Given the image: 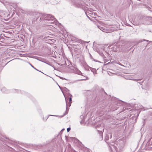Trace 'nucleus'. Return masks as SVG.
Masks as SVG:
<instances>
[{
    "instance_id": "4be33fe9",
    "label": "nucleus",
    "mask_w": 152,
    "mask_h": 152,
    "mask_svg": "<svg viewBox=\"0 0 152 152\" xmlns=\"http://www.w3.org/2000/svg\"><path fill=\"white\" fill-rule=\"evenodd\" d=\"M36 69V70H37V71H38L40 72V71H39L37 69Z\"/></svg>"
},
{
    "instance_id": "20e7f679",
    "label": "nucleus",
    "mask_w": 152,
    "mask_h": 152,
    "mask_svg": "<svg viewBox=\"0 0 152 152\" xmlns=\"http://www.w3.org/2000/svg\"><path fill=\"white\" fill-rule=\"evenodd\" d=\"M118 46H120V43H117L114 45L113 47V49L114 51H118Z\"/></svg>"
},
{
    "instance_id": "9d476101",
    "label": "nucleus",
    "mask_w": 152,
    "mask_h": 152,
    "mask_svg": "<svg viewBox=\"0 0 152 152\" xmlns=\"http://www.w3.org/2000/svg\"><path fill=\"white\" fill-rule=\"evenodd\" d=\"M122 45H120V46H118V51H121V50H122Z\"/></svg>"
},
{
    "instance_id": "7ed1b4c3",
    "label": "nucleus",
    "mask_w": 152,
    "mask_h": 152,
    "mask_svg": "<svg viewBox=\"0 0 152 152\" xmlns=\"http://www.w3.org/2000/svg\"><path fill=\"white\" fill-rule=\"evenodd\" d=\"M145 19L141 18H137L136 20H135V25H139L141 24H143Z\"/></svg>"
},
{
    "instance_id": "0eeeda50",
    "label": "nucleus",
    "mask_w": 152,
    "mask_h": 152,
    "mask_svg": "<svg viewBox=\"0 0 152 152\" xmlns=\"http://www.w3.org/2000/svg\"><path fill=\"white\" fill-rule=\"evenodd\" d=\"M90 69L94 74L96 73V69L91 67L90 68Z\"/></svg>"
},
{
    "instance_id": "6e6552de",
    "label": "nucleus",
    "mask_w": 152,
    "mask_h": 152,
    "mask_svg": "<svg viewBox=\"0 0 152 152\" xmlns=\"http://www.w3.org/2000/svg\"><path fill=\"white\" fill-rule=\"evenodd\" d=\"M69 96H70L71 97L69 98V102L70 103V104H69V106H70L71 105V103L72 102V99L71 98V97L72 96V95L71 94H69Z\"/></svg>"
},
{
    "instance_id": "2eb2a0df",
    "label": "nucleus",
    "mask_w": 152,
    "mask_h": 152,
    "mask_svg": "<svg viewBox=\"0 0 152 152\" xmlns=\"http://www.w3.org/2000/svg\"><path fill=\"white\" fill-rule=\"evenodd\" d=\"M64 91H66V92H67V91H69L66 88H64Z\"/></svg>"
},
{
    "instance_id": "aec40b11",
    "label": "nucleus",
    "mask_w": 152,
    "mask_h": 152,
    "mask_svg": "<svg viewBox=\"0 0 152 152\" xmlns=\"http://www.w3.org/2000/svg\"><path fill=\"white\" fill-rule=\"evenodd\" d=\"M30 65H31V66L33 68H34V67L33 66H32V65L31 64H30Z\"/></svg>"
},
{
    "instance_id": "f257e3e1",
    "label": "nucleus",
    "mask_w": 152,
    "mask_h": 152,
    "mask_svg": "<svg viewBox=\"0 0 152 152\" xmlns=\"http://www.w3.org/2000/svg\"><path fill=\"white\" fill-rule=\"evenodd\" d=\"M39 16H41L40 20H46V22L48 23L47 26H53L51 24L54 23L56 25H58L59 23L55 20L53 16L49 14H42L38 13L37 14Z\"/></svg>"
},
{
    "instance_id": "a211bd4d",
    "label": "nucleus",
    "mask_w": 152,
    "mask_h": 152,
    "mask_svg": "<svg viewBox=\"0 0 152 152\" xmlns=\"http://www.w3.org/2000/svg\"><path fill=\"white\" fill-rule=\"evenodd\" d=\"M109 134H110V138H111L112 137V134L111 133Z\"/></svg>"
},
{
    "instance_id": "dca6fc26",
    "label": "nucleus",
    "mask_w": 152,
    "mask_h": 152,
    "mask_svg": "<svg viewBox=\"0 0 152 152\" xmlns=\"http://www.w3.org/2000/svg\"><path fill=\"white\" fill-rule=\"evenodd\" d=\"M70 129H71V128H69V127L68 128H67V132H69L70 131Z\"/></svg>"
},
{
    "instance_id": "b1692460",
    "label": "nucleus",
    "mask_w": 152,
    "mask_h": 152,
    "mask_svg": "<svg viewBox=\"0 0 152 152\" xmlns=\"http://www.w3.org/2000/svg\"><path fill=\"white\" fill-rule=\"evenodd\" d=\"M34 69H36L34 67Z\"/></svg>"
},
{
    "instance_id": "f03ea898",
    "label": "nucleus",
    "mask_w": 152,
    "mask_h": 152,
    "mask_svg": "<svg viewBox=\"0 0 152 152\" xmlns=\"http://www.w3.org/2000/svg\"><path fill=\"white\" fill-rule=\"evenodd\" d=\"M106 142L109 145L111 150V152H114L115 151V152H117V148L116 146L115 145V144L114 142H112L111 143H109L108 142Z\"/></svg>"
},
{
    "instance_id": "423d86ee",
    "label": "nucleus",
    "mask_w": 152,
    "mask_h": 152,
    "mask_svg": "<svg viewBox=\"0 0 152 152\" xmlns=\"http://www.w3.org/2000/svg\"><path fill=\"white\" fill-rule=\"evenodd\" d=\"M98 28L102 31L105 32L106 31V29L104 27L101 26H98Z\"/></svg>"
},
{
    "instance_id": "412c9836",
    "label": "nucleus",
    "mask_w": 152,
    "mask_h": 152,
    "mask_svg": "<svg viewBox=\"0 0 152 152\" xmlns=\"http://www.w3.org/2000/svg\"><path fill=\"white\" fill-rule=\"evenodd\" d=\"M87 17L90 19V18L87 15Z\"/></svg>"
},
{
    "instance_id": "6ab92c4d",
    "label": "nucleus",
    "mask_w": 152,
    "mask_h": 152,
    "mask_svg": "<svg viewBox=\"0 0 152 152\" xmlns=\"http://www.w3.org/2000/svg\"><path fill=\"white\" fill-rule=\"evenodd\" d=\"M60 78L62 79H65L64 78H63V77H60Z\"/></svg>"
},
{
    "instance_id": "1a4fd4ad",
    "label": "nucleus",
    "mask_w": 152,
    "mask_h": 152,
    "mask_svg": "<svg viewBox=\"0 0 152 152\" xmlns=\"http://www.w3.org/2000/svg\"><path fill=\"white\" fill-rule=\"evenodd\" d=\"M147 41V42H148V43H146L145 44V45L146 46H147V45L149 43V42H150V41L148 40H145V39H143V40H140V42H142L143 41Z\"/></svg>"
},
{
    "instance_id": "ddd939ff",
    "label": "nucleus",
    "mask_w": 152,
    "mask_h": 152,
    "mask_svg": "<svg viewBox=\"0 0 152 152\" xmlns=\"http://www.w3.org/2000/svg\"><path fill=\"white\" fill-rule=\"evenodd\" d=\"M99 132V133L101 134V139H102L103 138V136H102V131H98Z\"/></svg>"
},
{
    "instance_id": "f3484780",
    "label": "nucleus",
    "mask_w": 152,
    "mask_h": 152,
    "mask_svg": "<svg viewBox=\"0 0 152 152\" xmlns=\"http://www.w3.org/2000/svg\"><path fill=\"white\" fill-rule=\"evenodd\" d=\"M64 96H65V99H66V106H67V102H66V97L65 96L64 94Z\"/></svg>"
},
{
    "instance_id": "5701e85b",
    "label": "nucleus",
    "mask_w": 152,
    "mask_h": 152,
    "mask_svg": "<svg viewBox=\"0 0 152 152\" xmlns=\"http://www.w3.org/2000/svg\"><path fill=\"white\" fill-rule=\"evenodd\" d=\"M136 80V79H134V80Z\"/></svg>"
},
{
    "instance_id": "4468645a",
    "label": "nucleus",
    "mask_w": 152,
    "mask_h": 152,
    "mask_svg": "<svg viewBox=\"0 0 152 152\" xmlns=\"http://www.w3.org/2000/svg\"><path fill=\"white\" fill-rule=\"evenodd\" d=\"M148 143L151 145H152V138H151V139L149 140Z\"/></svg>"
},
{
    "instance_id": "39448f33",
    "label": "nucleus",
    "mask_w": 152,
    "mask_h": 152,
    "mask_svg": "<svg viewBox=\"0 0 152 152\" xmlns=\"http://www.w3.org/2000/svg\"><path fill=\"white\" fill-rule=\"evenodd\" d=\"M73 71L74 73L83 76V75L82 74L81 72L77 68H74L73 69Z\"/></svg>"
},
{
    "instance_id": "f8f14e48",
    "label": "nucleus",
    "mask_w": 152,
    "mask_h": 152,
    "mask_svg": "<svg viewBox=\"0 0 152 152\" xmlns=\"http://www.w3.org/2000/svg\"><path fill=\"white\" fill-rule=\"evenodd\" d=\"M88 13L90 14V15L92 17H93V15H94L93 13L92 12L89 11V12H88Z\"/></svg>"
},
{
    "instance_id": "9b49d317",
    "label": "nucleus",
    "mask_w": 152,
    "mask_h": 152,
    "mask_svg": "<svg viewBox=\"0 0 152 152\" xmlns=\"http://www.w3.org/2000/svg\"><path fill=\"white\" fill-rule=\"evenodd\" d=\"M109 135H107L105 136V141L108 140H109Z\"/></svg>"
}]
</instances>
